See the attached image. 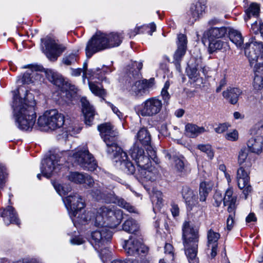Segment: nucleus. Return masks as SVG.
<instances>
[{
    "mask_svg": "<svg viewBox=\"0 0 263 263\" xmlns=\"http://www.w3.org/2000/svg\"><path fill=\"white\" fill-rule=\"evenodd\" d=\"M63 200L73 222L82 223L92 219L98 227L91 234V243L95 245L96 249H100L111 240L112 232L109 229L116 228L123 218L122 211L113 205L100 207L92 217L91 213L84 212V202L77 194L69 195Z\"/></svg>",
    "mask_w": 263,
    "mask_h": 263,
    "instance_id": "1",
    "label": "nucleus"
},
{
    "mask_svg": "<svg viewBox=\"0 0 263 263\" xmlns=\"http://www.w3.org/2000/svg\"><path fill=\"white\" fill-rule=\"evenodd\" d=\"M32 94L24 86L20 87L13 91L12 107L16 126L21 130H30L34 125L36 119L35 101Z\"/></svg>",
    "mask_w": 263,
    "mask_h": 263,
    "instance_id": "2",
    "label": "nucleus"
},
{
    "mask_svg": "<svg viewBox=\"0 0 263 263\" xmlns=\"http://www.w3.org/2000/svg\"><path fill=\"white\" fill-rule=\"evenodd\" d=\"M182 237L185 255L189 263H199L197 257L199 240L198 230L189 222H184Z\"/></svg>",
    "mask_w": 263,
    "mask_h": 263,
    "instance_id": "3",
    "label": "nucleus"
},
{
    "mask_svg": "<svg viewBox=\"0 0 263 263\" xmlns=\"http://www.w3.org/2000/svg\"><path fill=\"white\" fill-rule=\"evenodd\" d=\"M142 68V64L135 62L132 64V69L129 71L128 78L126 79V88L131 93L136 96L142 95L148 91L153 85V80L135 81L139 76V72Z\"/></svg>",
    "mask_w": 263,
    "mask_h": 263,
    "instance_id": "4",
    "label": "nucleus"
},
{
    "mask_svg": "<svg viewBox=\"0 0 263 263\" xmlns=\"http://www.w3.org/2000/svg\"><path fill=\"white\" fill-rule=\"evenodd\" d=\"M64 115L56 109L46 110L37 120V125L41 130L48 132L61 128L64 124Z\"/></svg>",
    "mask_w": 263,
    "mask_h": 263,
    "instance_id": "5",
    "label": "nucleus"
},
{
    "mask_svg": "<svg viewBox=\"0 0 263 263\" xmlns=\"http://www.w3.org/2000/svg\"><path fill=\"white\" fill-rule=\"evenodd\" d=\"M110 36V40L107 41L106 34L97 32L87 43L85 49L87 57L90 58L95 53L107 48H112L114 46L118 45L112 40V39L116 37L117 42L119 44L120 39L117 35Z\"/></svg>",
    "mask_w": 263,
    "mask_h": 263,
    "instance_id": "6",
    "label": "nucleus"
},
{
    "mask_svg": "<svg viewBox=\"0 0 263 263\" xmlns=\"http://www.w3.org/2000/svg\"><path fill=\"white\" fill-rule=\"evenodd\" d=\"M41 42L42 51L50 61L57 60L66 49L64 45L59 44L58 41L51 36H47L42 39Z\"/></svg>",
    "mask_w": 263,
    "mask_h": 263,
    "instance_id": "7",
    "label": "nucleus"
},
{
    "mask_svg": "<svg viewBox=\"0 0 263 263\" xmlns=\"http://www.w3.org/2000/svg\"><path fill=\"white\" fill-rule=\"evenodd\" d=\"M131 149L130 155L135 160L138 167L145 168L149 166L150 159L157 162L156 153L154 149Z\"/></svg>",
    "mask_w": 263,
    "mask_h": 263,
    "instance_id": "8",
    "label": "nucleus"
},
{
    "mask_svg": "<svg viewBox=\"0 0 263 263\" xmlns=\"http://www.w3.org/2000/svg\"><path fill=\"white\" fill-rule=\"evenodd\" d=\"M123 248L126 253L130 256L145 254L148 251V248L143 243L142 239L135 235L125 240Z\"/></svg>",
    "mask_w": 263,
    "mask_h": 263,
    "instance_id": "9",
    "label": "nucleus"
},
{
    "mask_svg": "<svg viewBox=\"0 0 263 263\" xmlns=\"http://www.w3.org/2000/svg\"><path fill=\"white\" fill-rule=\"evenodd\" d=\"M162 107V101L157 98L152 97L141 104L138 112L142 117H153L160 111Z\"/></svg>",
    "mask_w": 263,
    "mask_h": 263,
    "instance_id": "10",
    "label": "nucleus"
},
{
    "mask_svg": "<svg viewBox=\"0 0 263 263\" xmlns=\"http://www.w3.org/2000/svg\"><path fill=\"white\" fill-rule=\"evenodd\" d=\"M71 158L86 170L93 171L97 167L96 161L87 149L78 151L73 154Z\"/></svg>",
    "mask_w": 263,
    "mask_h": 263,
    "instance_id": "11",
    "label": "nucleus"
},
{
    "mask_svg": "<svg viewBox=\"0 0 263 263\" xmlns=\"http://www.w3.org/2000/svg\"><path fill=\"white\" fill-rule=\"evenodd\" d=\"M100 135L107 147L117 148L119 145L116 141L118 132L110 123H105L98 126Z\"/></svg>",
    "mask_w": 263,
    "mask_h": 263,
    "instance_id": "12",
    "label": "nucleus"
},
{
    "mask_svg": "<svg viewBox=\"0 0 263 263\" xmlns=\"http://www.w3.org/2000/svg\"><path fill=\"white\" fill-rule=\"evenodd\" d=\"M246 55L249 59L250 65L256 64L259 57H262L263 45L261 42L257 41L255 37L252 39L249 43H246L245 48Z\"/></svg>",
    "mask_w": 263,
    "mask_h": 263,
    "instance_id": "13",
    "label": "nucleus"
},
{
    "mask_svg": "<svg viewBox=\"0 0 263 263\" xmlns=\"http://www.w3.org/2000/svg\"><path fill=\"white\" fill-rule=\"evenodd\" d=\"M233 191L231 188H229L225 193V196L223 197L221 193L216 191L214 195V205L219 206L223 202L225 206H228V211H232L233 209H236V198L233 195Z\"/></svg>",
    "mask_w": 263,
    "mask_h": 263,
    "instance_id": "14",
    "label": "nucleus"
},
{
    "mask_svg": "<svg viewBox=\"0 0 263 263\" xmlns=\"http://www.w3.org/2000/svg\"><path fill=\"white\" fill-rule=\"evenodd\" d=\"M59 160V157L51 151H49L42 162L41 169L42 175L47 178L50 177L56 169Z\"/></svg>",
    "mask_w": 263,
    "mask_h": 263,
    "instance_id": "15",
    "label": "nucleus"
},
{
    "mask_svg": "<svg viewBox=\"0 0 263 263\" xmlns=\"http://www.w3.org/2000/svg\"><path fill=\"white\" fill-rule=\"evenodd\" d=\"M135 145L136 148L147 147V148H155L156 145L152 141L151 135L146 127L141 128L135 136Z\"/></svg>",
    "mask_w": 263,
    "mask_h": 263,
    "instance_id": "16",
    "label": "nucleus"
},
{
    "mask_svg": "<svg viewBox=\"0 0 263 263\" xmlns=\"http://www.w3.org/2000/svg\"><path fill=\"white\" fill-rule=\"evenodd\" d=\"M0 216L3 218L6 225L13 223L19 226L20 224L17 213L12 206H8L5 209H1Z\"/></svg>",
    "mask_w": 263,
    "mask_h": 263,
    "instance_id": "17",
    "label": "nucleus"
},
{
    "mask_svg": "<svg viewBox=\"0 0 263 263\" xmlns=\"http://www.w3.org/2000/svg\"><path fill=\"white\" fill-rule=\"evenodd\" d=\"M220 235L219 233L211 229L207 233L208 250L210 252V256L212 258L215 257L217 253L218 240L220 238Z\"/></svg>",
    "mask_w": 263,
    "mask_h": 263,
    "instance_id": "18",
    "label": "nucleus"
},
{
    "mask_svg": "<svg viewBox=\"0 0 263 263\" xmlns=\"http://www.w3.org/2000/svg\"><path fill=\"white\" fill-rule=\"evenodd\" d=\"M178 40L177 49L175 52L174 58L177 68H179V62L181 61L186 51L187 40L186 36L183 34L178 35Z\"/></svg>",
    "mask_w": 263,
    "mask_h": 263,
    "instance_id": "19",
    "label": "nucleus"
},
{
    "mask_svg": "<svg viewBox=\"0 0 263 263\" xmlns=\"http://www.w3.org/2000/svg\"><path fill=\"white\" fill-rule=\"evenodd\" d=\"M81 102L82 107V112L84 116L85 124L90 126L92 124L94 116L95 115V110L86 98H82L81 99Z\"/></svg>",
    "mask_w": 263,
    "mask_h": 263,
    "instance_id": "20",
    "label": "nucleus"
},
{
    "mask_svg": "<svg viewBox=\"0 0 263 263\" xmlns=\"http://www.w3.org/2000/svg\"><path fill=\"white\" fill-rule=\"evenodd\" d=\"M182 196L185 200L187 208L192 209L198 203V198L196 193L187 186L183 187Z\"/></svg>",
    "mask_w": 263,
    "mask_h": 263,
    "instance_id": "21",
    "label": "nucleus"
},
{
    "mask_svg": "<svg viewBox=\"0 0 263 263\" xmlns=\"http://www.w3.org/2000/svg\"><path fill=\"white\" fill-rule=\"evenodd\" d=\"M204 4L200 2H197L195 4H193L188 12V15L190 17V22L193 23L197 20L199 18L204 12L205 9Z\"/></svg>",
    "mask_w": 263,
    "mask_h": 263,
    "instance_id": "22",
    "label": "nucleus"
},
{
    "mask_svg": "<svg viewBox=\"0 0 263 263\" xmlns=\"http://www.w3.org/2000/svg\"><path fill=\"white\" fill-rule=\"evenodd\" d=\"M166 157L171 161V164L176 172L181 173L185 170V163L183 157L168 153L166 154Z\"/></svg>",
    "mask_w": 263,
    "mask_h": 263,
    "instance_id": "23",
    "label": "nucleus"
},
{
    "mask_svg": "<svg viewBox=\"0 0 263 263\" xmlns=\"http://www.w3.org/2000/svg\"><path fill=\"white\" fill-rule=\"evenodd\" d=\"M254 73L253 87L256 90H260L263 88V63L255 65Z\"/></svg>",
    "mask_w": 263,
    "mask_h": 263,
    "instance_id": "24",
    "label": "nucleus"
},
{
    "mask_svg": "<svg viewBox=\"0 0 263 263\" xmlns=\"http://www.w3.org/2000/svg\"><path fill=\"white\" fill-rule=\"evenodd\" d=\"M205 132L204 127L199 126L193 123H187L184 128V135L191 138H195Z\"/></svg>",
    "mask_w": 263,
    "mask_h": 263,
    "instance_id": "25",
    "label": "nucleus"
},
{
    "mask_svg": "<svg viewBox=\"0 0 263 263\" xmlns=\"http://www.w3.org/2000/svg\"><path fill=\"white\" fill-rule=\"evenodd\" d=\"M242 93V91L239 88L230 87L224 91L222 95L223 97L226 98L229 103L232 104H236L238 101L239 97Z\"/></svg>",
    "mask_w": 263,
    "mask_h": 263,
    "instance_id": "26",
    "label": "nucleus"
},
{
    "mask_svg": "<svg viewBox=\"0 0 263 263\" xmlns=\"http://www.w3.org/2000/svg\"><path fill=\"white\" fill-rule=\"evenodd\" d=\"M226 28H212L204 33V36L207 37L209 41L223 37L226 33Z\"/></svg>",
    "mask_w": 263,
    "mask_h": 263,
    "instance_id": "27",
    "label": "nucleus"
},
{
    "mask_svg": "<svg viewBox=\"0 0 263 263\" xmlns=\"http://www.w3.org/2000/svg\"><path fill=\"white\" fill-rule=\"evenodd\" d=\"M92 196L97 200H103L106 202H115V198L112 194L102 192L101 189L93 190Z\"/></svg>",
    "mask_w": 263,
    "mask_h": 263,
    "instance_id": "28",
    "label": "nucleus"
},
{
    "mask_svg": "<svg viewBox=\"0 0 263 263\" xmlns=\"http://www.w3.org/2000/svg\"><path fill=\"white\" fill-rule=\"evenodd\" d=\"M89 79V87L91 91L96 96L100 97H103L106 95V91L105 89L102 88V86L100 83H98L96 81H93V78H88Z\"/></svg>",
    "mask_w": 263,
    "mask_h": 263,
    "instance_id": "29",
    "label": "nucleus"
},
{
    "mask_svg": "<svg viewBox=\"0 0 263 263\" xmlns=\"http://www.w3.org/2000/svg\"><path fill=\"white\" fill-rule=\"evenodd\" d=\"M213 186V183L210 181L202 182L200 185L199 196L200 201L204 202L206 200L210 192L211 191Z\"/></svg>",
    "mask_w": 263,
    "mask_h": 263,
    "instance_id": "30",
    "label": "nucleus"
},
{
    "mask_svg": "<svg viewBox=\"0 0 263 263\" xmlns=\"http://www.w3.org/2000/svg\"><path fill=\"white\" fill-rule=\"evenodd\" d=\"M229 36L230 40L236 47L240 48L243 44V39L241 33L238 30L230 29L229 31Z\"/></svg>",
    "mask_w": 263,
    "mask_h": 263,
    "instance_id": "31",
    "label": "nucleus"
},
{
    "mask_svg": "<svg viewBox=\"0 0 263 263\" xmlns=\"http://www.w3.org/2000/svg\"><path fill=\"white\" fill-rule=\"evenodd\" d=\"M236 178L239 188L243 187L247 183H249L248 174L242 167L237 170Z\"/></svg>",
    "mask_w": 263,
    "mask_h": 263,
    "instance_id": "32",
    "label": "nucleus"
},
{
    "mask_svg": "<svg viewBox=\"0 0 263 263\" xmlns=\"http://www.w3.org/2000/svg\"><path fill=\"white\" fill-rule=\"evenodd\" d=\"M41 79V76L36 71H27L23 76L22 81L24 83L29 84L34 83L35 81H40Z\"/></svg>",
    "mask_w": 263,
    "mask_h": 263,
    "instance_id": "33",
    "label": "nucleus"
},
{
    "mask_svg": "<svg viewBox=\"0 0 263 263\" xmlns=\"http://www.w3.org/2000/svg\"><path fill=\"white\" fill-rule=\"evenodd\" d=\"M209 51L210 52H213L217 50H220L223 48L227 49L228 47V44L227 42H224L221 40H213L209 41Z\"/></svg>",
    "mask_w": 263,
    "mask_h": 263,
    "instance_id": "34",
    "label": "nucleus"
},
{
    "mask_svg": "<svg viewBox=\"0 0 263 263\" xmlns=\"http://www.w3.org/2000/svg\"><path fill=\"white\" fill-rule=\"evenodd\" d=\"M259 10L260 7L257 4L252 3L246 11V16H245L246 22L248 21L252 16H258Z\"/></svg>",
    "mask_w": 263,
    "mask_h": 263,
    "instance_id": "35",
    "label": "nucleus"
},
{
    "mask_svg": "<svg viewBox=\"0 0 263 263\" xmlns=\"http://www.w3.org/2000/svg\"><path fill=\"white\" fill-rule=\"evenodd\" d=\"M123 230L129 233H134L139 229L137 222L133 219L126 220L123 224Z\"/></svg>",
    "mask_w": 263,
    "mask_h": 263,
    "instance_id": "36",
    "label": "nucleus"
},
{
    "mask_svg": "<svg viewBox=\"0 0 263 263\" xmlns=\"http://www.w3.org/2000/svg\"><path fill=\"white\" fill-rule=\"evenodd\" d=\"M48 80L54 84L60 86L63 83V79L57 73L49 70L46 72Z\"/></svg>",
    "mask_w": 263,
    "mask_h": 263,
    "instance_id": "37",
    "label": "nucleus"
},
{
    "mask_svg": "<svg viewBox=\"0 0 263 263\" xmlns=\"http://www.w3.org/2000/svg\"><path fill=\"white\" fill-rule=\"evenodd\" d=\"M68 179L74 183H83L85 179V174L77 172H70L67 176Z\"/></svg>",
    "mask_w": 263,
    "mask_h": 263,
    "instance_id": "38",
    "label": "nucleus"
},
{
    "mask_svg": "<svg viewBox=\"0 0 263 263\" xmlns=\"http://www.w3.org/2000/svg\"><path fill=\"white\" fill-rule=\"evenodd\" d=\"M117 150V149H116L115 151H112L115 161L125 163V161L127 159V155L126 153L124 152L122 149H119L118 151Z\"/></svg>",
    "mask_w": 263,
    "mask_h": 263,
    "instance_id": "39",
    "label": "nucleus"
},
{
    "mask_svg": "<svg viewBox=\"0 0 263 263\" xmlns=\"http://www.w3.org/2000/svg\"><path fill=\"white\" fill-rule=\"evenodd\" d=\"M141 174L143 178L147 180H153L155 179V172H153V171H155L154 168H149V166L145 168H142Z\"/></svg>",
    "mask_w": 263,
    "mask_h": 263,
    "instance_id": "40",
    "label": "nucleus"
},
{
    "mask_svg": "<svg viewBox=\"0 0 263 263\" xmlns=\"http://www.w3.org/2000/svg\"><path fill=\"white\" fill-rule=\"evenodd\" d=\"M152 200L153 203H156L158 208H160L163 203L162 192L159 191H155L153 193Z\"/></svg>",
    "mask_w": 263,
    "mask_h": 263,
    "instance_id": "41",
    "label": "nucleus"
},
{
    "mask_svg": "<svg viewBox=\"0 0 263 263\" xmlns=\"http://www.w3.org/2000/svg\"><path fill=\"white\" fill-rule=\"evenodd\" d=\"M235 209L232 211H228L230 213L227 220V229L230 231L233 228L235 223Z\"/></svg>",
    "mask_w": 263,
    "mask_h": 263,
    "instance_id": "42",
    "label": "nucleus"
},
{
    "mask_svg": "<svg viewBox=\"0 0 263 263\" xmlns=\"http://www.w3.org/2000/svg\"><path fill=\"white\" fill-rule=\"evenodd\" d=\"M54 188L60 196H64L71 191V187L66 185L58 184L54 185Z\"/></svg>",
    "mask_w": 263,
    "mask_h": 263,
    "instance_id": "43",
    "label": "nucleus"
},
{
    "mask_svg": "<svg viewBox=\"0 0 263 263\" xmlns=\"http://www.w3.org/2000/svg\"><path fill=\"white\" fill-rule=\"evenodd\" d=\"M118 205L126 210L127 211L130 213H136V210L135 208L131 205L129 203H127L123 199H120L118 200Z\"/></svg>",
    "mask_w": 263,
    "mask_h": 263,
    "instance_id": "44",
    "label": "nucleus"
},
{
    "mask_svg": "<svg viewBox=\"0 0 263 263\" xmlns=\"http://www.w3.org/2000/svg\"><path fill=\"white\" fill-rule=\"evenodd\" d=\"M8 174L6 167L0 164V188L5 184Z\"/></svg>",
    "mask_w": 263,
    "mask_h": 263,
    "instance_id": "45",
    "label": "nucleus"
},
{
    "mask_svg": "<svg viewBox=\"0 0 263 263\" xmlns=\"http://www.w3.org/2000/svg\"><path fill=\"white\" fill-rule=\"evenodd\" d=\"M188 76L191 79L195 81L198 77V69L197 67H192L189 65L188 68L186 69Z\"/></svg>",
    "mask_w": 263,
    "mask_h": 263,
    "instance_id": "46",
    "label": "nucleus"
},
{
    "mask_svg": "<svg viewBox=\"0 0 263 263\" xmlns=\"http://www.w3.org/2000/svg\"><path fill=\"white\" fill-rule=\"evenodd\" d=\"M77 55L76 53H71L65 57L63 59V62L66 65H70L77 61Z\"/></svg>",
    "mask_w": 263,
    "mask_h": 263,
    "instance_id": "47",
    "label": "nucleus"
},
{
    "mask_svg": "<svg viewBox=\"0 0 263 263\" xmlns=\"http://www.w3.org/2000/svg\"><path fill=\"white\" fill-rule=\"evenodd\" d=\"M238 132L236 129H233L228 132L225 135V138L227 140L232 141H235L238 139Z\"/></svg>",
    "mask_w": 263,
    "mask_h": 263,
    "instance_id": "48",
    "label": "nucleus"
},
{
    "mask_svg": "<svg viewBox=\"0 0 263 263\" xmlns=\"http://www.w3.org/2000/svg\"><path fill=\"white\" fill-rule=\"evenodd\" d=\"M248 151L249 149H241L239 152L238 161L240 164H242L247 159L248 155Z\"/></svg>",
    "mask_w": 263,
    "mask_h": 263,
    "instance_id": "49",
    "label": "nucleus"
},
{
    "mask_svg": "<svg viewBox=\"0 0 263 263\" xmlns=\"http://www.w3.org/2000/svg\"><path fill=\"white\" fill-rule=\"evenodd\" d=\"M260 142V139H256L255 138H250L247 142L248 148H253L254 147L260 146L259 142Z\"/></svg>",
    "mask_w": 263,
    "mask_h": 263,
    "instance_id": "50",
    "label": "nucleus"
},
{
    "mask_svg": "<svg viewBox=\"0 0 263 263\" xmlns=\"http://www.w3.org/2000/svg\"><path fill=\"white\" fill-rule=\"evenodd\" d=\"M117 35V36H118V37L120 39V41H119V44H118V42H117V39H116V38H113L112 39V40L114 41V42L115 43V44H117L118 45H115L114 46L112 47H116V46H118L122 42V35L120 33H111L109 34H106V38H107V41H109L110 40V39L111 38V36H115Z\"/></svg>",
    "mask_w": 263,
    "mask_h": 263,
    "instance_id": "51",
    "label": "nucleus"
},
{
    "mask_svg": "<svg viewBox=\"0 0 263 263\" xmlns=\"http://www.w3.org/2000/svg\"><path fill=\"white\" fill-rule=\"evenodd\" d=\"M229 126V125L227 123L220 124L215 128V131L218 134L223 133L228 129Z\"/></svg>",
    "mask_w": 263,
    "mask_h": 263,
    "instance_id": "52",
    "label": "nucleus"
},
{
    "mask_svg": "<svg viewBox=\"0 0 263 263\" xmlns=\"http://www.w3.org/2000/svg\"><path fill=\"white\" fill-rule=\"evenodd\" d=\"M111 263H139L137 259L133 258H126L125 259H115Z\"/></svg>",
    "mask_w": 263,
    "mask_h": 263,
    "instance_id": "53",
    "label": "nucleus"
},
{
    "mask_svg": "<svg viewBox=\"0 0 263 263\" xmlns=\"http://www.w3.org/2000/svg\"><path fill=\"white\" fill-rule=\"evenodd\" d=\"M108 105L111 108L112 111L120 118H122L123 117L122 114L119 110L117 107H116L114 104L109 102H106Z\"/></svg>",
    "mask_w": 263,
    "mask_h": 263,
    "instance_id": "54",
    "label": "nucleus"
},
{
    "mask_svg": "<svg viewBox=\"0 0 263 263\" xmlns=\"http://www.w3.org/2000/svg\"><path fill=\"white\" fill-rule=\"evenodd\" d=\"M84 183L87 184L89 187H91L95 184L94 181L92 178L88 175L85 174V179L83 182Z\"/></svg>",
    "mask_w": 263,
    "mask_h": 263,
    "instance_id": "55",
    "label": "nucleus"
},
{
    "mask_svg": "<svg viewBox=\"0 0 263 263\" xmlns=\"http://www.w3.org/2000/svg\"><path fill=\"white\" fill-rule=\"evenodd\" d=\"M85 240L81 237H75L70 240V242L73 245H81L84 242Z\"/></svg>",
    "mask_w": 263,
    "mask_h": 263,
    "instance_id": "56",
    "label": "nucleus"
},
{
    "mask_svg": "<svg viewBox=\"0 0 263 263\" xmlns=\"http://www.w3.org/2000/svg\"><path fill=\"white\" fill-rule=\"evenodd\" d=\"M257 218L253 213H250L246 218V222L247 223L255 222Z\"/></svg>",
    "mask_w": 263,
    "mask_h": 263,
    "instance_id": "57",
    "label": "nucleus"
},
{
    "mask_svg": "<svg viewBox=\"0 0 263 263\" xmlns=\"http://www.w3.org/2000/svg\"><path fill=\"white\" fill-rule=\"evenodd\" d=\"M173 247L172 245L170 243H166L164 247V252L165 254H171L172 256V259H173Z\"/></svg>",
    "mask_w": 263,
    "mask_h": 263,
    "instance_id": "58",
    "label": "nucleus"
},
{
    "mask_svg": "<svg viewBox=\"0 0 263 263\" xmlns=\"http://www.w3.org/2000/svg\"><path fill=\"white\" fill-rule=\"evenodd\" d=\"M171 212L173 216L175 217L179 215V209L178 206L177 204L174 203L172 204L171 205Z\"/></svg>",
    "mask_w": 263,
    "mask_h": 263,
    "instance_id": "59",
    "label": "nucleus"
},
{
    "mask_svg": "<svg viewBox=\"0 0 263 263\" xmlns=\"http://www.w3.org/2000/svg\"><path fill=\"white\" fill-rule=\"evenodd\" d=\"M240 189H243V194L245 195V198H247V195L251 192L252 187L249 184V183H247L243 187L240 188Z\"/></svg>",
    "mask_w": 263,
    "mask_h": 263,
    "instance_id": "60",
    "label": "nucleus"
},
{
    "mask_svg": "<svg viewBox=\"0 0 263 263\" xmlns=\"http://www.w3.org/2000/svg\"><path fill=\"white\" fill-rule=\"evenodd\" d=\"M177 142L180 143L181 145L185 147H188L191 146L192 141L190 139H188L185 141L183 140H178Z\"/></svg>",
    "mask_w": 263,
    "mask_h": 263,
    "instance_id": "61",
    "label": "nucleus"
},
{
    "mask_svg": "<svg viewBox=\"0 0 263 263\" xmlns=\"http://www.w3.org/2000/svg\"><path fill=\"white\" fill-rule=\"evenodd\" d=\"M251 30L255 34L258 33L259 32H260L259 25L258 24L256 21L252 24Z\"/></svg>",
    "mask_w": 263,
    "mask_h": 263,
    "instance_id": "62",
    "label": "nucleus"
},
{
    "mask_svg": "<svg viewBox=\"0 0 263 263\" xmlns=\"http://www.w3.org/2000/svg\"><path fill=\"white\" fill-rule=\"evenodd\" d=\"M226 83H227V82L224 78L221 79L219 82V86L216 88V92H220L221 91V90L222 89V88L226 85Z\"/></svg>",
    "mask_w": 263,
    "mask_h": 263,
    "instance_id": "63",
    "label": "nucleus"
},
{
    "mask_svg": "<svg viewBox=\"0 0 263 263\" xmlns=\"http://www.w3.org/2000/svg\"><path fill=\"white\" fill-rule=\"evenodd\" d=\"M143 27L148 28L151 29L150 32H149V34L151 35H152L153 32H154L156 31V25L154 23H151L147 26H144L142 27V28H143Z\"/></svg>",
    "mask_w": 263,
    "mask_h": 263,
    "instance_id": "64",
    "label": "nucleus"
}]
</instances>
